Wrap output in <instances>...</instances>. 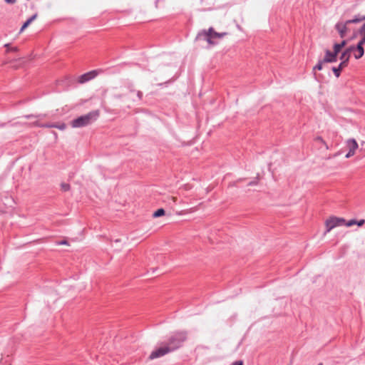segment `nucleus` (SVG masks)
Listing matches in <instances>:
<instances>
[{
  "label": "nucleus",
  "mask_w": 365,
  "mask_h": 365,
  "mask_svg": "<svg viewBox=\"0 0 365 365\" xmlns=\"http://www.w3.org/2000/svg\"><path fill=\"white\" fill-rule=\"evenodd\" d=\"M187 331L185 330L172 333L166 341L162 342L160 347L150 353L149 359L153 360L162 357L180 349L187 339Z\"/></svg>",
  "instance_id": "f257e3e1"
},
{
  "label": "nucleus",
  "mask_w": 365,
  "mask_h": 365,
  "mask_svg": "<svg viewBox=\"0 0 365 365\" xmlns=\"http://www.w3.org/2000/svg\"><path fill=\"white\" fill-rule=\"evenodd\" d=\"M98 117L99 111L93 110L86 115H81L76 119H73L71 122V125L74 128L86 127L96 121Z\"/></svg>",
  "instance_id": "f03ea898"
},
{
  "label": "nucleus",
  "mask_w": 365,
  "mask_h": 365,
  "mask_svg": "<svg viewBox=\"0 0 365 365\" xmlns=\"http://www.w3.org/2000/svg\"><path fill=\"white\" fill-rule=\"evenodd\" d=\"M227 35L226 32L217 33L215 31L212 27H210L208 30H202L198 33L196 38L197 40H203L208 43L210 46L216 44L215 39L221 38Z\"/></svg>",
  "instance_id": "7ed1b4c3"
},
{
  "label": "nucleus",
  "mask_w": 365,
  "mask_h": 365,
  "mask_svg": "<svg viewBox=\"0 0 365 365\" xmlns=\"http://www.w3.org/2000/svg\"><path fill=\"white\" fill-rule=\"evenodd\" d=\"M353 51V48H346L340 55L341 62L337 67H332L331 70L336 78L340 76L341 71L348 66Z\"/></svg>",
  "instance_id": "20e7f679"
},
{
  "label": "nucleus",
  "mask_w": 365,
  "mask_h": 365,
  "mask_svg": "<svg viewBox=\"0 0 365 365\" xmlns=\"http://www.w3.org/2000/svg\"><path fill=\"white\" fill-rule=\"evenodd\" d=\"M345 220L341 217H332L326 221V232H330L336 227L344 225Z\"/></svg>",
  "instance_id": "39448f33"
},
{
  "label": "nucleus",
  "mask_w": 365,
  "mask_h": 365,
  "mask_svg": "<svg viewBox=\"0 0 365 365\" xmlns=\"http://www.w3.org/2000/svg\"><path fill=\"white\" fill-rule=\"evenodd\" d=\"M350 24L351 23H348V20L345 22L339 21L336 24L335 29L338 31L341 38H344L351 31L349 26Z\"/></svg>",
  "instance_id": "423d86ee"
},
{
  "label": "nucleus",
  "mask_w": 365,
  "mask_h": 365,
  "mask_svg": "<svg viewBox=\"0 0 365 365\" xmlns=\"http://www.w3.org/2000/svg\"><path fill=\"white\" fill-rule=\"evenodd\" d=\"M34 125L41 128H56L61 130H63L66 128V125L64 123H39L38 122H35Z\"/></svg>",
  "instance_id": "0eeeda50"
},
{
  "label": "nucleus",
  "mask_w": 365,
  "mask_h": 365,
  "mask_svg": "<svg viewBox=\"0 0 365 365\" xmlns=\"http://www.w3.org/2000/svg\"><path fill=\"white\" fill-rule=\"evenodd\" d=\"M98 75V72L96 71H91L88 73H86L81 75L78 78V82L80 83H84L90 80L93 79Z\"/></svg>",
  "instance_id": "6e6552de"
},
{
  "label": "nucleus",
  "mask_w": 365,
  "mask_h": 365,
  "mask_svg": "<svg viewBox=\"0 0 365 365\" xmlns=\"http://www.w3.org/2000/svg\"><path fill=\"white\" fill-rule=\"evenodd\" d=\"M347 146L349 150L346 155V158H349L354 155L356 150L358 148V143L354 139H349L347 141Z\"/></svg>",
  "instance_id": "1a4fd4ad"
},
{
  "label": "nucleus",
  "mask_w": 365,
  "mask_h": 365,
  "mask_svg": "<svg viewBox=\"0 0 365 365\" xmlns=\"http://www.w3.org/2000/svg\"><path fill=\"white\" fill-rule=\"evenodd\" d=\"M338 53H336L334 50L331 51L329 50L325 51V56L324 58V61L326 63H334L337 61Z\"/></svg>",
  "instance_id": "9d476101"
},
{
  "label": "nucleus",
  "mask_w": 365,
  "mask_h": 365,
  "mask_svg": "<svg viewBox=\"0 0 365 365\" xmlns=\"http://www.w3.org/2000/svg\"><path fill=\"white\" fill-rule=\"evenodd\" d=\"M349 48H354V51L352 52H354V51L355 52L354 53V58L356 59H359L364 54V47L362 46H361V44H357L356 46H351Z\"/></svg>",
  "instance_id": "9b49d317"
},
{
  "label": "nucleus",
  "mask_w": 365,
  "mask_h": 365,
  "mask_svg": "<svg viewBox=\"0 0 365 365\" xmlns=\"http://www.w3.org/2000/svg\"><path fill=\"white\" fill-rule=\"evenodd\" d=\"M37 17V14H34L31 16L21 26L20 29V33H21L25 29H26L33 21H34Z\"/></svg>",
  "instance_id": "f8f14e48"
},
{
  "label": "nucleus",
  "mask_w": 365,
  "mask_h": 365,
  "mask_svg": "<svg viewBox=\"0 0 365 365\" xmlns=\"http://www.w3.org/2000/svg\"><path fill=\"white\" fill-rule=\"evenodd\" d=\"M347 41L346 40H343L340 43H335L333 46V50L339 54L341 48L344 47Z\"/></svg>",
  "instance_id": "ddd939ff"
},
{
  "label": "nucleus",
  "mask_w": 365,
  "mask_h": 365,
  "mask_svg": "<svg viewBox=\"0 0 365 365\" xmlns=\"http://www.w3.org/2000/svg\"><path fill=\"white\" fill-rule=\"evenodd\" d=\"M365 20V15L361 16L359 14L356 15L354 19L348 20V23L357 24Z\"/></svg>",
  "instance_id": "4468645a"
},
{
  "label": "nucleus",
  "mask_w": 365,
  "mask_h": 365,
  "mask_svg": "<svg viewBox=\"0 0 365 365\" xmlns=\"http://www.w3.org/2000/svg\"><path fill=\"white\" fill-rule=\"evenodd\" d=\"M165 212L164 209L160 208L153 212V217L155 218L163 216L165 215Z\"/></svg>",
  "instance_id": "2eb2a0df"
},
{
  "label": "nucleus",
  "mask_w": 365,
  "mask_h": 365,
  "mask_svg": "<svg viewBox=\"0 0 365 365\" xmlns=\"http://www.w3.org/2000/svg\"><path fill=\"white\" fill-rule=\"evenodd\" d=\"M314 140L317 141V142H320L321 143H322L324 146H325V148L327 150H329V145H327V143L323 140V138L321 137V136H317L314 138Z\"/></svg>",
  "instance_id": "dca6fc26"
},
{
  "label": "nucleus",
  "mask_w": 365,
  "mask_h": 365,
  "mask_svg": "<svg viewBox=\"0 0 365 365\" xmlns=\"http://www.w3.org/2000/svg\"><path fill=\"white\" fill-rule=\"evenodd\" d=\"M326 63L325 61H324V59L322 60H319V62L317 63V64L314 67L313 70L314 71H316V70H318V71H320L322 69V66H323V63Z\"/></svg>",
  "instance_id": "f3484780"
},
{
  "label": "nucleus",
  "mask_w": 365,
  "mask_h": 365,
  "mask_svg": "<svg viewBox=\"0 0 365 365\" xmlns=\"http://www.w3.org/2000/svg\"><path fill=\"white\" fill-rule=\"evenodd\" d=\"M61 190L66 192L68 191L71 188V186L68 183L63 182L61 184Z\"/></svg>",
  "instance_id": "a211bd4d"
},
{
  "label": "nucleus",
  "mask_w": 365,
  "mask_h": 365,
  "mask_svg": "<svg viewBox=\"0 0 365 365\" xmlns=\"http://www.w3.org/2000/svg\"><path fill=\"white\" fill-rule=\"evenodd\" d=\"M359 34L361 36V38L357 44H361L363 46L365 44V33H359Z\"/></svg>",
  "instance_id": "6ab92c4d"
},
{
  "label": "nucleus",
  "mask_w": 365,
  "mask_h": 365,
  "mask_svg": "<svg viewBox=\"0 0 365 365\" xmlns=\"http://www.w3.org/2000/svg\"><path fill=\"white\" fill-rule=\"evenodd\" d=\"M356 220H351L349 221H348L347 222H345V224L344 225L347 226V227H351L354 225H356Z\"/></svg>",
  "instance_id": "aec40b11"
},
{
  "label": "nucleus",
  "mask_w": 365,
  "mask_h": 365,
  "mask_svg": "<svg viewBox=\"0 0 365 365\" xmlns=\"http://www.w3.org/2000/svg\"><path fill=\"white\" fill-rule=\"evenodd\" d=\"M359 33H365V22L359 29Z\"/></svg>",
  "instance_id": "412c9836"
},
{
  "label": "nucleus",
  "mask_w": 365,
  "mask_h": 365,
  "mask_svg": "<svg viewBox=\"0 0 365 365\" xmlns=\"http://www.w3.org/2000/svg\"><path fill=\"white\" fill-rule=\"evenodd\" d=\"M41 116L45 117L46 115H38V117H41ZM25 117L26 118H37V116H35L34 115H26Z\"/></svg>",
  "instance_id": "4be33fe9"
},
{
  "label": "nucleus",
  "mask_w": 365,
  "mask_h": 365,
  "mask_svg": "<svg viewBox=\"0 0 365 365\" xmlns=\"http://www.w3.org/2000/svg\"><path fill=\"white\" fill-rule=\"evenodd\" d=\"M365 223L364 220H360L359 221H356V225L358 226H362Z\"/></svg>",
  "instance_id": "5701e85b"
},
{
  "label": "nucleus",
  "mask_w": 365,
  "mask_h": 365,
  "mask_svg": "<svg viewBox=\"0 0 365 365\" xmlns=\"http://www.w3.org/2000/svg\"><path fill=\"white\" fill-rule=\"evenodd\" d=\"M232 365H243V361L241 360L236 361L232 364Z\"/></svg>",
  "instance_id": "b1692460"
},
{
  "label": "nucleus",
  "mask_w": 365,
  "mask_h": 365,
  "mask_svg": "<svg viewBox=\"0 0 365 365\" xmlns=\"http://www.w3.org/2000/svg\"><path fill=\"white\" fill-rule=\"evenodd\" d=\"M56 244L58 245H68V243L66 240H62V241L58 242Z\"/></svg>",
  "instance_id": "393cba45"
},
{
  "label": "nucleus",
  "mask_w": 365,
  "mask_h": 365,
  "mask_svg": "<svg viewBox=\"0 0 365 365\" xmlns=\"http://www.w3.org/2000/svg\"><path fill=\"white\" fill-rule=\"evenodd\" d=\"M4 47L6 48V53L9 52L10 51V44L9 43H6L4 45Z\"/></svg>",
  "instance_id": "a878e982"
},
{
  "label": "nucleus",
  "mask_w": 365,
  "mask_h": 365,
  "mask_svg": "<svg viewBox=\"0 0 365 365\" xmlns=\"http://www.w3.org/2000/svg\"><path fill=\"white\" fill-rule=\"evenodd\" d=\"M7 4H14L16 3V0H5Z\"/></svg>",
  "instance_id": "bb28decb"
},
{
  "label": "nucleus",
  "mask_w": 365,
  "mask_h": 365,
  "mask_svg": "<svg viewBox=\"0 0 365 365\" xmlns=\"http://www.w3.org/2000/svg\"><path fill=\"white\" fill-rule=\"evenodd\" d=\"M19 51V48H18V47H16V46H15V47H11V48H10V51L16 52V51Z\"/></svg>",
  "instance_id": "cd10ccee"
},
{
  "label": "nucleus",
  "mask_w": 365,
  "mask_h": 365,
  "mask_svg": "<svg viewBox=\"0 0 365 365\" xmlns=\"http://www.w3.org/2000/svg\"><path fill=\"white\" fill-rule=\"evenodd\" d=\"M137 96L138 97L141 99L142 98V96H143V93L141 91H138V93H137Z\"/></svg>",
  "instance_id": "c85d7f7f"
},
{
  "label": "nucleus",
  "mask_w": 365,
  "mask_h": 365,
  "mask_svg": "<svg viewBox=\"0 0 365 365\" xmlns=\"http://www.w3.org/2000/svg\"><path fill=\"white\" fill-rule=\"evenodd\" d=\"M170 199L172 201L175 203L177 202V197H171Z\"/></svg>",
  "instance_id": "c756f323"
},
{
  "label": "nucleus",
  "mask_w": 365,
  "mask_h": 365,
  "mask_svg": "<svg viewBox=\"0 0 365 365\" xmlns=\"http://www.w3.org/2000/svg\"><path fill=\"white\" fill-rule=\"evenodd\" d=\"M255 184H256V182H254V181H252V182H250L249 183V185H255Z\"/></svg>",
  "instance_id": "7c9ffc66"
},
{
  "label": "nucleus",
  "mask_w": 365,
  "mask_h": 365,
  "mask_svg": "<svg viewBox=\"0 0 365 365\" xmlns=\"http://www.w3.org/2000/svg\"><path fill=\"white\" fill-rule=\"evenodd\" d=\"M318 365H322V363L319 364Z\"/></svg>",
  "instance_id": "2f4dec72"
},
{
  "label": "nucleus",
  "mask_w": 365,
  "mask_h": 365,
  "mask_svg": "<svg viewBox=\"0 0 365 365\" xmlns=\"http://www.w3.org/2000/svg\"><path fill=\"white\" fill-rule=\"evenodd\" d=\"M8 365H11V364H9Z\"/></svg>",
  "instance_id": "473e14b6"
}]
</instances>
